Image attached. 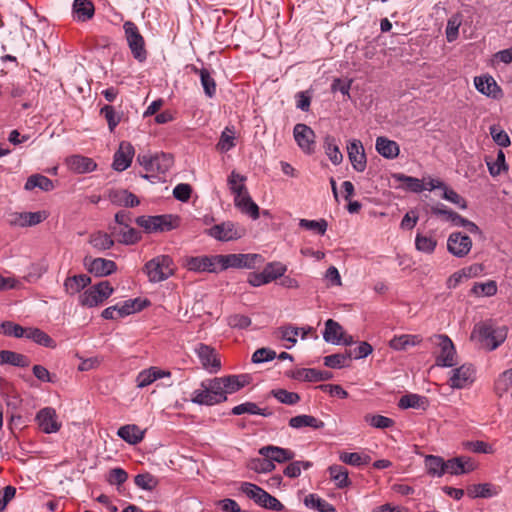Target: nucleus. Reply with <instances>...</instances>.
Masks as SVG:
<instances>
[{"mask_svg":"<svg viewBox=\"0 0 512 512\" xmlns=\"http://www.w3.org/2000/svg\"><path fill=\"white\" fill-rule=\"evenodd\" d=\"M170 376V371L162 370L156 366H152L138 373L136 377V385L138 388H145L154 383L158 379Z\"/></svg>","mask_w":512,"mask_h":512,"instance_id":"nucleus-20","label":"nucleus"},{"mask_svg":"<svg viewBox=\"0 0 512 512\" xmlns=\"http://www.w3.org/2000/svg\"><path fill=\"white\" fill-rule=\"evenodd\" d=\"M271 394L281 403L287 405H295L300 401V396L296 392H290L285 389H275Z\"/></svg>","mask_w":512,"mask_h":512,"instance_id":"nucleus-58","label":"nucleus"},{"mask_svg":"<svg viewBox=\"0 0 512 512\" xmlns=\"http://www.w3.org/2000/svg\"><path fill=\"white\" fill-rule=\"evenodd\" d=\"M207 234L218 241L228 242L244 237L246 229L237 223L226 221L209 228Z\"/></svg>","mask_w":512,"mask_h":512,"instance_id":"nucleus-9","label":"nucleus"},{"mask_svg":"<svg viewBox=\"0 0 512 512\" xmlns=\"http://www.w3.org/2000/svg\"><path fill=\"white\" fill-rule=\"evenodd\" d=\"M467 495L470 498H490L495 495L493 486L488 483L473 484L467 488Z\"/></svg>","mask_w":512,"mask_h":512,"instance_id":"nucleus-49","label":"nucleus"},{"mask_svg":"<svg viewBox=\"0 0 512 512\" xmlns=\"http://www.w3.org/2000/svg\"><path fill=\"white\" fill-rule=\"evenodd\" d=\"M146 301L143 302L140 299L126 300L122 304H116L118 317L123 318L135 312L143 309Z\"/></svg>","mask_w":512,"mask_h":512,"instance_id":"nucleus-45","label":"nucleus"},{"mask_svg":"<svg viewBox=\"0 0 512 512\" xmlns=\"http://www.w3.org/2000/svg\"><path fill=\"white\" fill-rule=\"evenodd\" d=\"M265 276L269 279V283L284 276L287 266L281 262H270L263 269Z\"/></svg>","mask_w":512,"mask_h":512,"instance_id":"nucleus-53","label":"nucleus"},{"mask_svg":"<svg viewBox=\"0 0 512 512\" xmlns=\"http://www.w3.org/2000/svg\"><path fill=\"white\" fill-rule=\"evenodd\" d=\"M136 223L148 233L168 232L179 226L180 219L171 214L139 216L136 218Z\"/></svg>","mask_w":512,"mask_h":512,"instance_id":"nucleus-3","label":"nucleus"},{"mask_svg":"<svg viewBox=\"0 0 512 512\" xmlns=\"http://www.w3.org/2000/svg\"><path fill=\"white\" fill-rule=\"evenodd\" d=\"M202 367L210 372H218L221 368V361L215 349L209 345L199 343L194 349Z\"/></svg>","mask_w":512,"mask_h":512,"instance_id":"nucleus-12","label":"nucleus"},{"mask_svg":"<svg viewBox=\"0 0 512 512\" xmlns=\"http://www.w3.org/2000/svg\"><path fill=\"white\" fill-rule=\"evenodd\" d=\"M225 395L232 394L250 383L251 377L247 374L224 376Z\"/></svg>","mask_w":512,"mask_h":512,"instance_id":"nucleus-33","label":"nucleus"},{"mask_svg":"<svg viewBox=\"0 0 512 512\" xmlns=\"http://www.w3.org/2000/svg\"><path fill=\"white\" fill-rule=\"evenodd\" d=\"M113 234H118L120 236L119 241L124 244H134L139 241L140 235L139 232L129 227L127 225V228L119 227V230L115 226L110 227Z\"/></svg>","mask_w":512,"mask_h":512,"instance_id":"nucleus-47","label":"nucleus"},{"mask_svg":"<svg viewBox=\"0 0 512 512\" xmlns=\"http://www.w3.org/2000/svg\"><path fill=\"white\" fill-rule=\"evenodd\" d=\"M471 248V238L461 232H453L447 239V250L455 257L463 258L467 256Z\"/></svg>","mask_w":512,"mask_h":512,"instance_id":"nucleus-11","label":"nucleus"},{"mask_svg":"<svg viewBox=\"0 0 512 512\" xmlns=\"http://www.w3.org/2000/svg\"><path fill=\"white\" fill-rule=\"evenodd\" d=\"M205 385L210 389V392L218 403H222L227 400L225 395V384L223 377H216L213 379L205 380Z\"/></svg>","mask_w":512,"mask_h":512,"instance_id":"nucleus-44","label":"nucleus"},{"mask_svg":"<svg viewBox=\"0 0 512 512\" xmlns=\"http://www.w3.org/2000/svg\"><path fill=\"white\" fill-rule=\"evenodd\" d=\"M123 29L131 54L137 61L144 62L147 59V50L145 40L138 27L134 22L126 21L123 24Z\"/></svg>","mask_w":512,"mask_h":512,"instance_id":"nucleus-5","label":"nucleus"},{"mask_svg":"<svg viewBox=\"0 0 512 512\" xmlns=\"http://www.w3.org/2000/svg\"><path fill=\"white\" fill-rule=\"evenodd\" d=\"M259 454L265 458H269L270 460H272V463H283L292 460L295 456V453L292 450L273 445H268L260 448Z\"/></svg>","mask_w":512,"mask_h":512,"instance_id":"nucleus-22","label":"nucleus"},{"mask_svg":"<svg viewBox=\"0 0 512 512\" xmlns=\"http://www.w3.org/2000/svg\"><path fill=\"white\" fill-rule=\"evenodd\" d=\"M145 430L140 429L137 425L128 424L118 429L117 435L125 442L136 445L144 438Z\"/></svg>","mask_w":512,"mask_h":512,"instance_id":"nucleus-25","label":"nucleus"},{"mask_svg":"<svg viewBox=\"0 0 512 512\" xmlns=\"http://www.w3.org/2000/svg\"><path fill=\"white\" fill-rule=\"evenodd\" d=\"M234 204L242 213L249 215L252 219L259 218V207L252 200L247 190L234 196Z\"/></svg>","mask_w":512,"mask_h":512,"instance_id":"nucleus-21","label":"nucleus"},{"mask_svg":"<svg viewBox=\"0 0 512 512\" xmlns=\"http://www.w3.org/2000/svg\"><path fill=\"white\" fill-rule=\"evenodd\" d=\"M462 24V15L457 13L452 15L447 22L446 38L448 42H453L457 39L459 27Z\"/></svg>","mask_w":512,"mask_h":512,"instance_id":"nucleus-54","label":"nucleus"},{"mask_svg":"<svg viewBox=\"0 0 512 512\" xmlns=\"http://www.w3.org/2000/svg\"><path fill=\"white\" fill-rule=\"evenodd\" d=\"M114 289L108 281L91 286L79 296L80 305L88 308L96 307L108 299Z\"/></svg>","mask_w":512,"mask_h":512,"instance_id":"nucleus-7","label":"nucleus"},{"mask_svg":"<svg viewBox=\"0 0 512 512\" xmlns=\"http://www.w3.org/2000/svg\"><path fill=\"white\" fill-rule=\"evenodd\" d=\"M88 270L96 276H107L117 270V265L112 260L95 258L88 264Z\"/></svg>","mask_w":512,"mask_h":512,"instance_id":"nucleus-26","label":"nucleus"},{"mask_svg":"<svg viewBox=\"0 0 512 512\" xmlns=\"http://www.w3.org/2000/svg\"><path fill=\"white\" fill-rule=\"evenodd\" d=\"M486 164L488 166L489 173L495 177L501 174V172L506 171L508 169L505 163V154L502 150H499L497 153V157L495 161L486 160Z\"/></svg>","mask_w":512,"mask_h":512,"instance_id":"nucleus-56","label":"nucleus"},{"mask_svg":"<svg viewBox=\"0 0 512 512\" xmlns=\"http://www.w3.org/2000/svg\"><path fill=\"white\" fill-rule=\"evenodd\" d=\"M324 149L326 155L329 157L330 161L334 165H338L343 160V155L336 143V140L333 136L327 135L324 138Z\"/></svg>","mask_w":512,"mask_h":512,"instance_id":"nucleus-43","label":"nucleus"},{"mask_svg":"<svg viewBox=\"0 0 512 512\" xmlns=\"http://www.w3.org/2000/svg\"><path fill=\"white\" fill-rule=\"evenodd\" d=\"M474 335H477L483 346L492 351L504 342L507 332L505 328H495L492 325L480 324L474 328L472 336Z\"/></svg>","mask_w":512,"mask_h":512,"instance_id":"nucleus-6","label":"nucleus"},{"mask_svg":"<svg viewBox=\"0 0 512 512\" xmlns=\"http://www.w3.org/2000/svg\"><path fill=\"white\" fill-rule=\"evenodd\" d=\"M474 85L481 94L489 98L498 100L503 97L501 87L489 74L474 77Z\"/></svg>","mask_w":512,"mask_h":512,"instance_id":"nucleus-16","label":"nucleus"},{"mask_svg":"<svg viewBox=\"0 0 512 512\" xmlns=\"http://www.w3.org/2000/svg\"><path fill=\"white\" fill-rule=\"evenodd\" d=\"M475 380V368L471 364H463L452 370L449 385L453 389H462Z\"/></svg>","mask_w":512,"mask_h":512,"instance_id":"nucleus-14","label":"nucleus"},{"mask_svg":"<svg viewBox=\"0 0 512 512\" xmlns=\"http://www.w3.org/2000/svg\"><path fill=\"white\" fill-rule=\"evenodd\" d=\"M289 426L293 429L310 427L313 429H322L325 424L322 420L307 414L297 415L289 420Z\"/></svg>","mask_w":512,"mask_h":512,"instance_id":"nucleus-29","label":"nucleus"},{"mask_svg":"<svg viewBox=\"0 0 512 512\" xmlns=\"http://www.w3.org/2000/svg\"><path fill=\"white\" fill-rule=\"evenodd\" d=\"M512 386V368L504 371L494 384L495 392L502 396Z\"/></svg>","mask_w":512,"mask_h":512,"instance_id":"nucleus-57","label":"nucleus"},{"mask_svg":"<svg viewBox=\"0 0 512 512\" xmlns=\"http://www.w3.org/2000/svg\"><path fill=\"white\" fill-rule=\"evenodd\" d=\"M497 284L493 280H489L485 283H475L471 288V293L475 296H487L491 297L497 293Z\"/></svg>","mask_w":512,"mask_h":512,"instance_id":"nucleus-50","label":"nucleus"},{"mask_svg":"<svg viewBox=\"0 0 512 512\" xmlns=\"http://www.w3.org/2000/svg\"><path fill=\"white\" fill-rule=\"evenodd\" d=\"M295 141L301 150L307 154H311L315 150V133L306 124L298 123L293 130Z\"/></svg>","mask_w":512,"mask_h":512,"instance_id":"nucleus-15","label":"nucleus"},{"mask_svg":"<svg viewBox=\"0 0 512 512\" xmlns=\"http://www.w3.org/2000/svg\"><path fill=\"white\" fill-rule=\"evenodd\" d=\"M432 339L439 347L436 364L441 367H453L457 365V353L452 340L444 334L434 335Z\"/></svg>","mask_w":512,"mask_h":512,"instance_id":"nucleus-8","label":"nucleus"},{"mask_svg":"<svg viewBox=\"0 0 512 512\" xmlns=\"http://www.w3.org/2000/svg\"><path fill=\"white\" fill-rule=\"evenodd\" d=\"M10 364L16 367H27L29 365V359L20 353L2 350L0 351V365Z\"/></svg>","mask_w":512,"mask_h":512,"instance_id":"nucleus-40","label":"nucleus"},{"mask_svg":"<svg viewBox=\"0 0 512 512\" xmlns=\"http://www.w3.org/2000/svg\"><path fill=\"white\" fill-rule=\"evenodd\" d=\"M444 459L440 456L428 455L425 457V467L431 476L441 477L445 474Z\"/></svg>","mask_w":512,"mask_h":512,"instance_id":"nucleus-41","label":"nucleus"},{"mask_svg":"<svg viewBox=\"0 0 512 512\" xmlns=\"http://www.w3.org/2000/svg\"><path fill=\"white\" fill-rule=\"evenodd\" d=\"M91 283V278L86 274L74 275L67 277L63 287L67 294L75 295L87 287Z\"/></svg>","mask_w":512,"mask_h":512,"instance_id":"nucleus-27","label":"nucleus"},{"mask_svg":"<svg viewBox=\"0 0 512 512\" xmlns=\"http://www.w3.org/2000/svg\"><path fill=\"white\" fill-rule=\"evenodd\" d=\"M134 153V147L129 142H121L114 155L113 168L120 172L126 170L131 165Z\"/></svg>","mask_w":512,"mask_h":512,"instance_id":"nucleus-19","label":"nucleus"},{"mask_svg":"<svg viewBox=\"0 0 512 512\" xmlns=\"http://www.w3.org/2000/svg\"><path fill=\"white\" fill-rule=\"evenodd\" d=\"M95 8L90 0H74L73 17L77 21L85 22L94 15Z\"/></svg>","mask_w":512,"mask_h":512,"instance_id":"nucleus-28","label":"nucleus"},{"mask_svg":"<svg viewBox=\"0 0 512 512\" xmlns=\"http://www.w3.org/2000/svg\"><path fill=\"white\" fill-rule=\"evenodd\" d=\"M191 401L195 404L206 406L219 404L204 381L201 382L199 389L193 391Z\"/></svg>","mask_w":512,"mask_h":512,"instance_id":"nucleus-35","label":"nucleus"},{"mask_svg":"<svg viewBox=\"0 0 512 512\" xmlns=\"http://www.w3.org/2000/svg\"><path fill=\"white\" fill-rule=\"evenodd\" d=\"M352 358V353L346 352L344 354H332L324 358V364L330 368H342L348 365V362Z\"/></svg>","mask_w":512,"mask_h":512,"instance_id":"nucleus-51","label":"nucleus"},{"mask_svg":"<svg viewBox=\"0 0 512 512\" xmlns=\"http://www.w3.org/2000/svg\"><path fill=\"white\" fill-rule=\"evenodd\" d=\"M191 70L199 75L205 95L209 98L214 97L216 94V82L211 76L210 71L207 68H197L196 66H192Z\"/></svg>","mask_w":512,"mask_h":512,"instance_id":"nucleus-31","label":"nucleus"},{"mask_svg":"<svg viewBox=\"0 0 512 512\" xmlns=\"http://www.w3.org/2000/svg\"><path fill=\"white\" fill-rule=\"evenodd\" d=\"M100 114L105 118L108 123L109 130L114 131L116 126L120 123L121 115L117 113L113 106L105 105L101 108Z\"/></svg>","mask_w":512,"mask_h":512,"instance_id":"nucleus-60","label":"nucleus"},{"mask_svg":"<svg viewBox=\"0 0 512 512\" xmlns=\"http://www.w3.org/2000/svg\"><path fill=\"white\" fill-rule=\"evenodd\" d=\"M437 246V240L433 237L417 234L415 238V247L418 251L432 254Z\"/></svg>","mask_w":512,"mask_h":512,"instance_id":"nucleus-52","label":"nucleus"},{"mask_svg":"<svg viewBox=\"0 0 512 512\" xmlns=\"http://www.w3.org/2000/svg\"><path fill=\"white\" fill-rule=\"evenodd\" d=\"M330 479L335 482V485L339 489L349 487L351 481L348 477V470L341 465H331L328 468Z\"/></svg>","mask_w":512,"mask_h":512,"instance_id":"nucleus-36","label":"nucleus"},{"mask_svg":"<svg viewBox=\"0 0 512 512\" xmlns=\"http://www.w3.org/2000/svg\"><path fill=\"white\" fill-rule=\"evenodd\" d=\"M347 153L352 167L358 172H363L367 161L361 141L357 139L350 141L347 145Z\"/></svg>","mask_w":512,"mask_h":512,"instance_id":"nucleus-18","label":"nucleus"},{"mask_svg":"<svg viewBox=\"0 0 512 512\" xmlns=\"http://www.w3.org/2000/svg\"><path fill=\"white\" fill-rule=\"evenodd\" d=\"M304 504L307 507L315 509L319 512H334L335 508L332 504L327 502L326 500L318 497L315 494H309L304 499Z\"/></svg>","mask_w":512,"mask_h":512,"instance_id":"nucleus-48","label":"nucleus"},{"mask_svg":"<svg viewBox=\"0 0 512 512\" xmlns=\"http://www.w3.org/2000/svg\"><path fill=\"white\" fill-rule=\"evenodd\" d=\"M219 256L221 271L227 270L229 268L251 270L259 267L264 262L262 255L257 253H237Z\"/></svg>","mask_w":512,"mask_h":512,"instance_id":"nucleus-4","label":"nucleus"},{"mask_svg":"<svg viewBox=\"0 0 512 512\" xmlns=\"http://www.w3.org/2000/svg\"><path fill=\"white\" fill-rule=\"evenodd\" d=\"M25 338L31 339L38 345L47 347V348H56V342L44 331L39 328L29 327L27 328Z\"/></svg>","mask_w":512,"mask_h":512,"instance_id":"nucleus-38","label":"nucleus"},{"mask_svg":"<svg viewBox=\"0 0 512 512\" xmlns=\"http://www.w3.org/2000/svg\"><path fill=\"white\" fill-rule=\"evenodd\" d=\"M248 468L256 473H268L275 469V464L269 458H255L249 462Z\"/></svg>","mask_w":512,"mask_h":512,"instance_id":"nucleus-55","label":"nucleus"},{"mask_svg":"<svg viewBox=\"0 0 512 512\" xmlns=\"http://www.w3.org/2000/svg\"><path fill=\"white\" fill-rule=\"evenodd\" d=\"M66 163L71 171L79 174L92 172L97 167L96 162L92 158L82 155H72L67 158Z\"/></svg>","mask_w":512,"mask_h":512,"instance_id":"nucleus-23","label":"nucleus"},{"mask_svg":"<svg viewBox=\"0 0 512 512\" xmlns=\"http://www.w3.org/2000/svg\"><path fill=\"white\" fill-rule=\"evenodd\" d=\"M219 255L189 256L184 260V266L193 272L217 273L220 270Z\"/></svg>","mask_w":512,"mask_h":512,"instance_id":"nucleus-10","label":"nucleus"},{"mask_svg":"<svg viewBox=\"0 0 512 512\" xmlns=\"http://www.w3.org/2000/svg\"><path fill=\"white\" fill-rule=\"evenodd\" d=\"M339 459L343 463L351 466H361L367 464L370 460V457L362 456L357 452H341L339 455Z\"/></svg>","mask_w":512,"mask_h":512,"instance_id":"nucleus-59","label":"nucleus"},{"mask_svg":"<svg viewBox=\"0 0 512 512\" xmlns=\"http://www.w3.org/2000/svg\"><path fill=\"white\" fill-rule=\"evenodd\" d=\"M299 226L306 230L314 231L319 235H324L327 230L328 224L325 219H320V220L301 219L299 221Z\"/></svg>","mask_w":512,"mask_h":512,"instance_id":"nucleus-62","label":"nucleus"},{"mask_svg":"<svg viewBox=\"0 0 512 512\" xmlns=\"http://www.w3.org/2000/svg\"><path fill=\"white\" fill-rule=\"evenodd\" d=\"M235 133L233 128L226 127L220 136L217 143L218 150L227 152L235 146Z\"/></svg>","mask_w":512,"mask_h":512,"instance_id":"nucleus-61","label":"nucleus"},{"mask_svg":"<svg viewBox=\"0 0 512 512\" xmlns=\"http://www.w3.org/2000/svg\"><path fill=\"white\" fill-rule=\"evenodd\" d=\"M39 428L46 434L56 433L61 428V423L57 420L55 409L45 407L41 409L35 418Z\"/></svg>","mask_w":512,"mask_h":512,"instance_id":"nucleus-17","label":"nucleus"},{"mask_svg":"<svg viewBox=\"0 0 512 512\" xmlns=\"http://www.w3.org/2000/svg\"><path fill=\"white\" fill-rule=\"evenodd\" d=\"M376 151L386 159H395L399 156L400 147L397 142L384 136H379L375 143Z\"/></svg>","mask_w":512,"mask_h":512,"instance_id":"nucleus-24","label":"nucleus"},{"mask_svg":"<svg viewBox=\"0 0 512 512\" xmlns=\"http://www.w3.org/2000/svg\"><path fill=\"white\" fill-rule=\"evenodd\" d=\"M48 217L45 211L14 212L8 217V223L12 227H31L43 222Z\"/></svg>","mask_w":512,"mask_h":512,"instance_id":"nucleus-13","label":"nucleus"},{"mask_svg":"<svg viewBox=\"0 0 512 512\" xmlns=\"http://www.w3.org/2000/svg\"><path fill=\"white\" fill-rule=\"evenodd\" d=\"M89 243L98 251L109 249L114 245L111 236L101 231L91 234Z\"/></svg>","mask_w":512,"mask_h":512,"instance_id":"nucleus-46","label":"nucleus"},{"mask_svg":"<svg viewBox=\"0 0 512 512\" xmlns=\"http://www.w3.org/2000/svg\"><path fill=\"white\" fill-rule=\"evenodd\" d=\"M48 270V265L45 261H40L37 263H33L28 268V273L25 276V279L28 282H35L42 277Z\"/></svg>","mask_w":512,"mask_h":512,"instance_id":"nucleus-64","label":"nucleus"},{"mask_svg":"<svg viewBox=\"0 0 512 512\" xmlns=\"http://www.w3.org/2000/svg\"><path fill=\"white\" fill-rule=\"evenodd\" d=\"M394 178L403 182L406 188L412 192L419 193L424 190V182L418 178L406 176L404 174H395Z\"/></svg>","mask_w":512,"mask_h":512,"instance_id":"nucleus-63","label":"nucleus"},{"mask_svg":"<svg viewBox=\"0 0 512 512\" xmlns=\"http://www.w3.org/2000/svg\"><path fill=\"white\" fill-rule=\"evenodd\" d=\"M25 190L31 191L35 188H39L45 192H49L54 189V184L51 179L41 174H34L28 177L25 185Z\"/></svg>","mask_w":512,"mask_h":512,"instance_id":"nucleus-37","label":"nucleus"},{"mask_svg":"<svg viewBox=\"0 0 512 512\" xmlns=\"http://www.w3.org/2000/svg\"><path fill=\"white\" fill-rule=\"evenodd\" d=\"M398 407L401 409L414 408L426 410L428 407V399L418 394H406L400 398Z\"/></svg>","mask_w":512,"mask_h":512,"instance_id":"nucleus-34","label":"nucleus"},{"mask_svg":"<svg viewBox=\"0 0 512 512\" xmlns=\"http://www.w3.org/2000/svg\"><path fill=\"white\" fill-rule=\"evenodd\" d=\"M256 504L272 511H281L284 509V505L276 497L270 495L261 487Z\"/></svg>","mask_w":512,"mask_h":512,"instance_id":"nucleus-42","label":"nucleus"},{"mask_svg":"<svg viewBox=\"0 0 512 512\" xmlns=\"http://www.w3.org/2000/svg\"><path fill=\"white\" fill-rule=\"evenodd\" d=\"M421 342L422 337L420 335L403 334L393 337L389 342V346L394 350L402 351L414 347Z\"/></svg>","mask_w":512,"mask_h":512,"instance_id":"nucleus-30","label":"nucleus"},{"mask_svg":"<svg viewBox=\"0 0 512 512\" xmlns=\"http://www.w3.org/2000/svg\"><path fill=\"white\" fill-rule=\"evenodd\" d=\"M175 266L173 259L168 255H159L149 260L144 271L149 281L158 283L162 282L174 274Z\"/></svg>","mask_w":512,"mask_h":512,"instance_id":"nucleus-1","label":"nucleus"},{"mask_svg":"<svg viewBox=\"0 0 512 512\" xmlns=\"http://www.w3.org/2000/svg\"><path fill=\"white\" fill-rule=\"evenodd\" d=\"M110 199L114 204L126 207H135L140 203L137 196L127 190H117L111 192Z\"/></svg>","mask_w":512,"mask_h":512,"instance_id":"nucleus-39","label":"nucleus"},{"mask_svg":"<svg viewBox=\"0 0 512 512\" xmlns=\"http://www.w3.org/2000/svg\"><path fill=\"white\" fill-rule=\"evenodd\" d=\"M137 161L148 173L143 176L146 179L165 174L172 167L174 162L173 157L166 153L155 154L154 156L139 154Z\"/></svg>","mask_w":512,"mask_h":512,"instance_id":"nucleus-2","label":"nucleus"},{"mask_svg":"<svg viewBox=\"0 0 512 512\" xmlns=\"http://www.w3.org/2000/svg\"><path fill=\"white\" fill-rule=\"evenodd\" d=\"M343 327L333 319H328L325 322V329L323 331V338L326 342L332 344H340L343 337Z\"/></svg>","mask_w":512,"mask_h":512,"instance_id":"nucleus-32","label":"nucleus"}]
</instances>
